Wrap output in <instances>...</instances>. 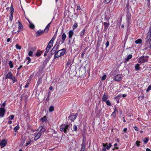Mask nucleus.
I'll list each match as a JSON object with an SVG mask.
<instances>
[{
  "instance_id": "b1692460",
  "label": "nucleus",
  "mask_w": 151,
  "mask_h": 151,
  "mask_svg": "<svg viewBox=\"0 0 151 151\" xmlns=\"http://www.w3.org/2000/svg\"><path fill=\"white\" fill-rule=\"evenodd\" d=\"M131 14L129 12H127V18L128 20H129L130 19L131 17Z\"/></svg>"
},
{
  "instance_id": "412c9836",
  "label": "nucleus",
  "mask_w": 151,
  "mask_h": 151,
  "mask_svg": "<svg viewBox=\"0 0 151 151\" xmlns=\"http://www.w3.org/2000/svg\"><path fill=\"white\" fill-rule=\"evenodd\" d=\"M55 45L51 51V53L52 55L54 54L56 52V48H55Z\"/></svg>"
},
{
  "instance_id": "0e129e2a",
  "label": "nucleus",
  "mask_w": 151,
  "mask_h": 151,
  "mask_svg": "<svg viewBox=\"0 0 151 151\" xmlns=\"http://www.w3.org/2000/svg\"><path fill=\"white\" fill-rule=\"evenodd\" d=\"M80 9H81L80 7L79 6H77V10H80Z\"/></svg>"
},
{
  "instance_id": "774afa93",
  "label": "nucleus",
  "mask_w": 151,
  "mask_h": 151,
  "mask_svg": "<svg viewBox=\"0 0 151 151\" xmlns=\"http://www.w3.org/2000/svg\"><path fill=\"white\" fill-rule=\"evenodd\" d=\"M106 148L105 147H104L103 148L102 150L101 151H106Z\"/></svg>"
},
{
  "instance_id": "6e6552de",
  "label": "nucleus",
  "mask_w": 151,
  "mask_h": 151,
  "mask_svg": "<svg viewBox=\"0 0 151 151\" xmlns=\"http://www.w3.org/2000/svg\"><path fill=\"white\" fill-rule=\"evenodd\" d=\"M6 141L5 139H3L1 141L0 143V146L2 148L5 146L6 145Z\"/></svg>"
},
{
  "instance_id": "9d476101",
  "label": "nucleus",
  "mask_w": 151,
  "mask_h": 151,
  "mask_svg": "<svg viewBox=\"0 0 151 151\" xmlns=\"http://www.w3.org/2000/svg\"><path fill=\"white\" fill-rule=\"evenodd\" d=\"M102 145L104 147H106V148L107 150H109L111 146V143H109L108 144V143H106V144L103 143Z\"/></svg>"
},
{
  "instance_id": "393cba45",
  "label": "nucleus",
  "mask_w": 151,
  "mask_h": 151,
  "mask_svg": "<svg viewBox=\"0 0 151 151\" xmlns=\"http://www.w3.org/2000/svg\"><path fill=\"white\" fill-rule=\"evenodd\" d=\"M73 34V32L72 30H70L69 32V38H71Z\"/></svg>"
},
{
  "instance_id": "a19ab883",
  "label": "nucleus",
  "mask_w": 151,
  "mask_h": 151,
  "mask_svg": "<svg viewBox=\"0 0 151 151\" xmlns=\"http://www.w3.org/2000/svg\"><path fill=\"white\" fill-rule=\"evenodd\" d=\"M42 53V51H41L40 52H37V53L36 54V56H39L41 55Z\"/></svg>"
},
{
  "instance_id": "f3484780",
  "label": "nucleus",
  "mask_w": 151,
  "mask_h": 151,
  "mask_svg": "<svg viewBox=\"0 0 151 151\" xmlns=\"http://www.w3.org/2000/svg\"><path fill=\"white\" fill-rule=\"evenodd\" d=\"M132 55H129L125 59V60L126 61V62L128 61L129 60L132 58Z\"/></svg>"
},
{
  "instance_id": "8fccbe9b",
  "label": "nucleus",
  "mask_w": 151,
  "mask_h": 151,
  "mask_svg": "<svg viewBox=\"0 0 151 151\" xmlns=\"http://www.w3.org/2000/svg\"><path fill=\"white\" fill-rule=\"evenodd\" d=\"M151 90V85H150L146 90V91L148 92Z\"/></svg>"
},
{
  "instance_id": "f257e3e1",
  "label": "nucleus",
  "mask_w": 151,
  "mask_h": 151,
  "mask_svg": "<svg viewBox=\"0 0 151 151\" xmlns=\"http://www.w3.org/2000/svg\"><path fill=\"white\" fill-rule=\"evenodd\" d=\"M65 52V49H63L62 50H59L54 55V59L59 57L63 55Z\"/></svg>"
},
{
  "instance_id": "20e7f679",
  "label": "nucleus",
  "mask_w": 151,
  "mask_h": 151,
  "mask_svg": "<svg viewBox=\"0 0 151 151\" xmlns=\"http://www.w3.org/2000/svg\"><path fill=\"white\" fill-rule=\"evenodd\" d=\"M6 79H10L12 80L14 82H15L16 81V78L15 77L13 76L11 72H9L7 74L6 77Z\"/></svg>"
},
{
  "instance_id": "13d9d810",
  "label": "nucleus",
  "mask_w": 151,
  "mask_h": 151,
  "mask_svg": "<svg viewBox=\"0 0 151 151\" xmlns=\"http://www.w3.org/2000/svg\"><path fill=\"white\" fill-rule=\"evenodd\" d=\"M140 143V142L139 141H137L136 142V143L137 144V146H139V143Z\"/></svg>"
},
{
  "instance_id": "79ce46f5",
  "label": "nucleus",
  "mask_w": 151,
  "mask_h": 151,
  "mask_svg": "<svg viewBox=\"0 0 151 151\" xmlns=\"http://www.w3.org/2000/svg\"><path fill=\"white\" fill-rule=\"evenodd\" d=\"M86 51V50H84V51H83V52L82 53V54H81V57L82 58H83V56H84V55L85 54V52Z\"/></svg>"
},
{
  "instance_id": "a18cd8bd",
  "label": "nucleus",
  "mask_w": 151,
  "mask_h": 151,
  "mask_svg": "<svg viewBox=\"0 0 151 151\" xmlns=\"http://www.w3.org/2000/svg\"><path fill=\"white\" fill-rule=\"evenodd\" d=\"M71 63V60H69L68 61L66 65L68 66Z\"/></svg>"
},
{
  "instance_id": "6ab92c4d",
  "label": "nucleus",
  "mask_w": 151,
  "mask_h": 151,
  "mask_svg": "<svg viewBox=\"0 0 151 151\" xmlns=\"http://www.w3.org/2000/svg\"><path fill=\"white\" fill-rule=\"evenodd\" d=\"M104 30H106L107 29L108 27L109 26V22L107 23L104 22Z\"/></svg>"
},
{
  "instance_id": "4c0bfd02",
  "label": "nucleus",
  "mask_w": 151,
  "mask_h": 151,
  "mask_svg": "<svg viewBox=\"0 0 151 151\" xmlns=\"http://www.w3.org/2000/svg\"><path fill=\"white\" fill-rule=\"evenodd\" d=\"M78 27L77 23L76 22L74 24L73 26V29H75L77 28Z\"/></svg>"
},
{
  "instance_id": "c756f323",
  "label": "nucleus",
  "mask_w": 151,
  "mask_h": 151,
  "mask_svg": "<svg viewBox=\"0 0 151 151\" xmlns=\"http://www.w3.org/2000/svg\"><path fill=\"white\" fill-rule=\"evenodd\" d=\"M42 83V79H41L40 78L38 79V81H37V86L40 84L41 83Z\"/></svg>"
},
{
  "instance_id": "bf43d9fd",
  "label": "nucleus",
  "mask_w": 151,
  "mask_h": 151,
  "mask_svg": "<svg viewBox=\"0 0 151 151\" xmlns=\"http://www.w3.org/2000/svg\"><path fill=\"white\" fill-rule=\"evenodd\" d=\"M48 52H49L48 51L46 50V51L45 52L44 54V56H45L46 55H47Z\"/></svg>"
},
{
  "instance_id": "7c9ffc66",
  "label": "nucleus",
  "mask_w": 151,
  "mask_h": 151,
  "mask_svg": "<svg viewBox=\"0 0 151 151\" xmlns=\"http://www.w3.org/2000/svg\"><path fill=\"white\" fill-rule=\"evenodd\" d=\"M54 110V107L52 106H50L49 108V111L50 112H52Z\"/></svg>"
},
{
  "instance_id": "ddd939ff",
  "label": "nucleus",
  "mask_w": 151,
  "mask_h": 151,
  "mask_svg": "<svg viewBox=\"0 0 151 151\" xmlns=\"http://www.w3.org/2000/svg\"><path fill=\"white\" fill-rule=\"evenodd\" d=\"M53 44L49 42L46 48V50L49 51L50 49L53 46Z\"/></svg>"
},
{
  "instance_id": "4be33fe9",
  "label": "nucleus",
  "mask_w": 151,
  "mask_h": 151,
  "mask_svg": "<svg viewBox=\"0 0 151 151\" xmlns=\"http://www.w3.org/2000/svg\"><path fill=\"white\" fill-rule=\"evenodd\" d=\"M51 22L49 24H47V26L45 28L44 31L46 33H47L48 32L49 28V27L50 26V24Z\"/></svg>"
},
{
  "instance_id": "72a5a7b5",
  "label": "nucleus",
  "mask_w": 151,
  "mask_h": 151,
  "mask_svg": "<svg viewBox=\"0 0 151 151\" xmlns=\"http://www.w3.org/2000/svg\"><path fill=\"white\" fill-rule=\"evenodd\" d=\"M19 128V125L17 126L14 129V131L15 132H16L17 130Z\"/></svg>"
},
{
  "instance_id": "58836bf2",
  "label": "nucleus",
  "mask_w": 151,
  "mask_h": 151,
  "mask_svg": "<svg viewBox=\"0 0 151 151\" xmlns=\"http://www.w3.org/2000/svg\"><path fill=\"white\" fill-rule=\"evenodd\" d=\"M50 96V92H49L48 93L47 96V98L46 99V100L47 101H48L49 99V97Z\"/></svg>"
},
{
  "instance_id": "a211bd4d",
  "label": "nucleus",
  "mask_w": 151,
  "mask_h": 151,
  "mask_svg": "<svg viewBox=\"0 0 151 151\" xmlns=\"http://www.w3.org/2000/svg\"><path fill=\"white\" fill-rule=\"evenodd\" d=\"M108 98V96H106L105 93H104L102 97V101H106Z\"/></svg>"
},
{
  "instance_id": "69168bd1",
  "label": "nucleus",
  "mask_w": 151,
  "mask_h": 151,
  "mask_svg": "<svg viewBox=\"0 0 151 151\" xmlns=\"http://www.w3.org/2000/svg\"><path fill=\"white\" fill-rule=\"evenodd\" d=\"M127 128H124L123 129V131H124V132H127Z\"/></svg>"
},
{
  "instance_id": "0eeeda50",
  "label": "nucleus",
  "mask_w": 151,
  "mask_h": 151,
  "mask_svg": "<svg viewBox=\"0 0 151 151\" xmlns=\"http://www.w3.org/2000/svg\"><path fill=\"white\" fill-rule=\"evenodd\" d=\"M5 110L4 108L1 107L0 108V116L1 117L4 116Z\"/></svg>"
},
{
  "instance_id": "423d86ee",
  "label": "nucleus",
  "mask_w": 151,
  "mask_h": 151,
  "mask_svg": "<svg viewBox=\"0 0 151 151\" xmlns=\"http://www.w3.org/2000/svg\"><path fill=\"white\" fill-rule=\"evenodd\" d=\"M77 115L76 114H72L68 117V118L72 121H73L76 118Z\"/></svg>"
},
{
  "instance_id": "c85d7f7f",
  "label": "nucleus",
  "mask_w": 151,
  "mask_h": 151,
  "mask_svg": "<svg viewBox=\"0 0 151 151\" xmlns=\"http://www.w3.org/2000/svg\"><path fill=\"white\" fill-rule=\"evenodd\" d=\"M85 30L84 29H83L82 31L81 32L80 35L81 37H82L84 35L85 33Z\"/></svg>"
},
{
  "instance_id": "603ef678",
  "label": "nucleus",
  "mask_w": 151,
  "mask_h": 151,
  "mask_svg": "<svg viewBox=\"0 0 151 151\" xmlns=\"http://www.w3.org/2000/svg\"><path fill=\"white\" fill-rule=\"evenodd\" d=\"M111 0H105L104 2L106 4H107L109 3Z\"/></svg>"
},
{
  "instance_id": "4468645a",
  "label": "nucleus",
  "mask_w": 151,
  "mask_h": 151,
  "mask_svg": "<svg viewBox=\"0 0 151 151\" xmlns=\"http://www.w3.org/2000/svg\"><path fill=\"white\" fill-rule=\"evenodd\" d=\"M43 134L42 133H41L40 132H38L37 134L35 136V137L34 138V140H36L39 138H40L41 135L42 134Z\"/></svg>"
},
{
  "instance_id": "9b49d317",
  "label": "nucleus",
  "mask_w": 151,
  "mask_h": 151,
  "mask_svg": "<svg viewBox=\"0 0 151 151\" xmlns=\"http://www.w3.org/2000/svg\"><path fill=\"white\" fill-rule=\"evenodd\" d=\"M44 32L45 31L43 30L38 31L36 33V36L38 37L39 35L43 34L44 33Z\"/></svg>"
},
{
  "instance_id": "4d7b16f0",
  "label": "nucleus",
  "mask_w": 151,
  "mask_h": 151,
  "mask_svg": "<svg viewBox=\"0 0 151 151\" xmlns=\"http://www.w3.org/2000/svg\"><path fill=\"white\" fill-rule=\"evenodd\" d=\"M31 140H29V141H28L26 144V146H27V145H29V144H30L31 143Z\"/></svg>"
},
{
  "instance_id": "e433bc0d",
  "label": "nucleus",
  "mask_w": 151,
  "mask_h": 151,
  "mask_svg": "<svg viewBox=\"0 0 151 151\" xmlns=\"http://www.w3.org/2000/svg\"><path fill=\"white\" fill-rule=\"evenodd\" d=\"M150 35H151L150 34V35H148L147 37L146 38V41L147 42L150 39Z\"/></svg>"
},
{
  "instance_id": "cd10ccee",
  "label": "nucleus",
  "mask_w": 151,
  "mask_h": 151,
  "mask_svg": "<svg viewBox=\"0 0 151 151\" xmlns=\"http://www.w3.org/2000/svg\"><path fill=\"white\" fill-rule=\"evenodd\" d=\"M142 40L140 39H138L135 41V42L136 44H140L142 43Z\"/></svg>"
},
{
  "instance_id": "7ed1b4c3",
  "label": "nucleus",
  "mask_w": 151,
  "mask_h": 151,
  "mask_svg": "<svg viewBox=\"0 0 151 151\" xmlns=\"http://www.w3.org/2000/svg\"><path fill=\"white\" fill-rule=\"evenodd\" d=\"M148 56L144 57V56L141 57L138 59V62L139 63H142L148 60Z\"/></svg>"
},
{
  "instance_id": "37998d69",
  "label": "nucleus",
  "mask_w": 151,
  "mask_h": 151,
  "mask_svg": "<svg viewBox=\"0 0 151 151\" xmlns=\"http://www.w3.org/2000/svg\"><path fill=\"white\" fill-rule=\"evenodd\" d=\"M106 77V75H104L102 77L101 79L102 81L105 80Z\"/></svg>"
},
{
  "instance_id": "dca6fc26",
  "label": "nucleus",
  "mask_w": 151,
  "mask_h": 151,
  "mask_svg": "<svg viewBox=\"0 0 151 151\" xmlns=\"http://www.w3.org/2000/svg\"><path fill=\"white\" fill-rule=\"evenodd\" d=\"M81 145L82 147L81 151H84L85 150L86 147L85 143L83 141V142Z\"/></svg>"
},
{
  "instance_id": "aec40b11",
  "label": "nucleus",
  "mask_w": 151,
  "mask_h": 151,
  "mask_svg": "<svg viewBox=\"0 0 151 151\" xmlns=\"http://www.w3.org/2000/svg\"><path fill=\"white\" fill-rule=\"evenodd\" d=\"M42 129L43 127L42 126H40L38 129L37 130L39 131V132L43 134L44 130H43Z\"/></svg>"
},
{
  "instance_id": "c03bdc74",
  "label": "nucleus",
  "mask_w": 151,
  "mask_h": 151,
  "mask_svg": "<svg viewBox=\"0 0 151 151\" xmlns=\"http://www.w3.org/2000/svg\"><path fill=\"white\" fill-rule=\"evenodd\" d=\"M77 127L76 125H74L73 126V129L72 130L73 131H76L77 129Z\"/></svg>"
},
{
  "instance_id": "473e14b6",
  "label": "nucleus",
  "mask_w": 151,
  "mask_h": 151,
  "mask_svg": "<svg viewBox=\"0 0 151 151\" xmlns=\"http://www.w3.org/2000/svg\"><path fill=\"white\" fill-rule=\"evenodd\" d=\"M15 47L17 49L20 50L22 48V47L19 45L18 44H17L15 45Z\"/></svg>"
},
{
  "instance_id": "f8f14e48",
  "label": "nucleus",
  "mask_w": 151,
  "mask_h": 151,
  "mask_svg": "<svg viewBox=\"0 0 151 151\" xmlns=\"http://www.w3.org/2000/svg\"><path fill=\"white\" fill-rule=\"evenodd\" d=\"M66 36L65 34V33H63L62 34V35L61 38H62V40H61V42L62 43H63L65 40L66 38Z\"/></svg>"
},
{
  "instance_id": "e2e57ef3",
  "label": "nucleus",
  "mask_w": 151,
  "mask_h": 151,
  "mask_svg": "<svg viewBox=\"0 0 151 151\" xmlns=\"http://www.w3.org/2000/svg\"><path fill=\"white\" fill-rule=\"evenodd\" d=\"M134 129L137 131H138L139 130L138 128L136 127H134Z\"/></svg>"
},
{
  "instance_id": "052dcab7",
  "label": "nucleus",
  "mask_w": 151,
  "mask_h": 151,
  "mask_svg": "<svg viewBox=\"0 0 151 151\" xmlns=\"http://www.w3.org/2000/svg\"><path fill=\"white\" fill-rule=\"evenodd\" d=\"M109 41H107L106 43V47H107L109 45Z\"/></svg>"
},
{
  "instance_id": "5fc2aeb1",
  "label": "nucleus",
  "mask_w": 151,
  "mask_h": 151,
  "mask_svg": "<svg viewBox=\"0 0 151 151\" xmlns=\"http://www.w3.org/2000/svg\"><path fill=\"white\" fill-rule=\"evenodd\" d=\"M15 28H14V30L13 31H12V33L13 34L16 33L17 32L16 31L17 30L16 29L17 28V27L16 26L15 27Z\"/></svg>"
},
{
  "instance_id": "c9c22d12",
  "label": "nucleus",
  "mask_w": 151,
  "mask_h": 151,
  "mask_svg": "<svg viewBox=\"0 0 151 151\" xmlns=\"http://www.w3.org/2000/svg\"><path fill=\"white\" fill-rule=\"evenodd\" d=\"M10 11H11V14H13V13L14 12V8H13L12 5L10 7Z\"/></svg>"
},
{
  "instance_id": "bb28decb",
  "label": "nucleus",
  "mask_w": 151,
  "mask_h": 151,
  "mask_svg": "<svg viewBox=\"0 0 151 151\" xmlns=\"http://www.w3.org/2000/svg\"><path fill=\"white\" fill-rule=\"evenodd\" d=\"M9 65L10 66V67L11 68H12L13 67V64L12 62L11 61H10L9 63Z\"/></svg>"
},
{
  "instance_id": "a878e982",
  "label": "nucleus",
  "mask_w": 151,
  "mask_h": 151,
  "mask_svg": "<svg viewBox=\"0 0 151 151\" xmlns=\"http://www.w3.org/2000/svg\"><path fill=\"white\" fill-rule=\"evenodd\" d=\"M55 38H56V36H54L51 39V40H50V41L49 42H50V43H52V44H53V41L55 40Z\"/></svg>"
},
{
  "instance_id": "f704fd0d",
  "label": "nucleus",
  "mask_w": 151,
  "mask_h": 151,
  "mask_svg": "<svg viewBox=\"0 0 151 151\" xmlns=\"http://www.w3.org/2000/svg\"><path fill=\"white\" fill-rule=\"evenodd\" d=\"M139 65L138 64H137L135 66V70H139Z\"/></svg>"
},
{
  "instance_id": "2eb2a0df",
  "label": "nucleus",
  "mask_w": 151,
  "mask_h": 151,
  "mask_svg": "<svg viewBox=\"0 0 151 151\" xmlns=\"http://www.w3.org/2000/svg\"><path fill=\"white\" fill-rule=\"evenodd\" d=\"M18 30H17V32L19 33V32L20 29L22 28L23 26L21 23L19 21H18Z\"/></svg>"
},
{
  "instance_id": "09e8293b",
  "label": "nucleus",
  "mask_w": 151,
  "mask_h": 151,
  "mask_svg": "<svg viewBox=\"0 0 151 151\" xmlns=\"http://www.w3.org/2000/svg\"><path fill=\"white\" fill-rule=\"evenodd\" d=\"M41 119L42 120V121L43 122H44L46 120V117L45 116H44Z\"/></svg>"
},
{
  "instance_id": "49530a36",
  "label": "nucleus",
  "mask_w": 151,
  "mask_h": 151,
  "mask_svg": "<svg viewBox=\"0 0 151 151\" xmlns=\"http://www.w3.org/2000/svg\"><path fill=\"white\" fill-rule=\"evenodd\" d=\"M106 104L110 106L111 105V103L109 100H108L106 101Z\"/></svg>"
},
{
  "instance_id": "338daca9",
  "label": "nucleus",
  "mask_w": 151,
  "mask_h": 151,
  "mask_svg": "<svg viewBox=\"0 0 151 151\" xmlns=\"http://www.w3.org/2000/svg\"><path fill=\"white\" fill-rule=\"evenodd\" d=\"M121 95H118V96H117L115 98V99H117L119 97H121Z\"/></svg>"
},
{
  "instance_id": "de8ad7c7",
  "label": "nucleus",
  "mask_w": 151,
  "mask_h": 151,
  "mask_svg": "<svg viewBox=\"0 0 151 151\" xmlns=\"http://www.w3.org/2000/svg\"><path fill=\"white\" fill-rule=\"evenodd\" d=\"M144 95H142L141 96H139L138 97L139 99L140 100H142V99H144Z\"/></svg>"
},
{
  "instance_id": "1a4fd4ad",
  "label": "nucleus",
  "mask_w": 151,
  "mask_h": 151,
  "mask_svg": "<svg viewBox=\"0 0 151 151\" xmlns=\"http://www.w3.org/2000/svg\"><path fill=\"white\" fill-rule=\"evenodd\" d=\"M14 115H11L8 117V119H9V120L8 123L9 124H10L12 123V121L11 120L14 119Z\"/></svg>"
},
{
  "instance_id": "3c124183",
  "label": "nucleus",
  "mask_w": 151,
  "mask_h": 151,
  "mask_svg": "<svg viewBox=\"0 0 151 151\" xmlns=\"http://www.w3.org/2000/svg\"><path fill=\"white\" fill-rule=\"evenodd\" d=\"M32 54H33V52L32 51H30L29 52V53H28V55L29 56H32Z\"/></svg>"
},
{
  "instance_id": "2f4dec72",
  "label": "nucleus",
  "mask_w": 151,
  "mask_h": 151,
  "mask_svg": "<svg viewBox=\"0 0 151 151\" xmlns=\"http://www.w3.org/2000/svg\"><path fill=\"white\" fill-rule=\"evenodd\" d=\"M148 140H149V139L147 137L144 138L143 139V142H145V143H147V142L148 141Z\"/></svg>"
},
{
  "instance_id": "6e6d98bb",
  "label": "nucleus",
  "mask_w": 151,
  "mask_h": 151,
  "mask_svg": "<svg viewBox=\"0 0 151 151\" xmlns=\"http://www.w3.org/2000/svg\"><path fill=\"white\" fill-rule=\"evenodd\" d=\"M6 105V103L4 102L1 105V107L4 108V107Z\"/></svg>"
},
{
  "instance_id": "ea45409f",
  "label": "nucleus",
  "mask_w": 151,
  "mask_h": 151,
  "mask_svg": "<svg viewBox=\"0 0 151 151\" xmlns=\"http://www.w3.org/2000/svg\"><path fill=\"white\" fill-rule=\"evenodd\" d=\"M26 140V138L25 137H24L21 140V143L22 144H24Z\"/></svg>"
},
{
  "instance_id": "39448f33",
  "label": "nucleus",
  "mask_w": 151,
  "mask_h": 151,
  "mask_svg": "<svg viewBox=\"0 0 151 151\" xmlns=\"http://www.w3.org/2000/svg\"><path fill=\"white\" fill-rule=\"evenodd\" d=\"M122 75L121 74H119L116 75L115 77V80L116 81H120L122 79Z\"/></svg>"
},
{
  "instance_id": "5701e85b",
  "label": "nucleus",
  "mask_w": 151,
  "mask_h": 151,
  "mask_svg": "<svg viewBox=\"0 0 151 151\" xmlns=\"http://www.w3.org/2000/svg\"><path fill=\"white\" fill-rule=\"evenodd\" d=\"M27 20L29 22V26L30 28L31 29H33L35 27L34 25L32 23H31L30 21L27 19Z\"/></svg>"
},
{
  "instance_id": "864d4df0",
  "label": "nucleus",
  "mask_w": 151,
  "mask_h": 151,
  "mask_svg": "<svg viewBox=\"0 0 151 151\" xmlns=\"http://www.w3.org/2000/svg\"><path fill=\"white\" fill-rule=\"evenodd\" d=\"M9 19L11 21H12L13 19V14H11L9 17Z\"/></svg>"
},
{
  "instance_id": "f03ea898",
  "label": "nucleus",
  "mask_w": 151,
  "mask_h": 151,
  "mask_svg": "<svg viewBox=\"0 0 151 151\" xmlns=\"http://www.w3.org/2000/svg\"><path fill=\"white\" fill-rule=\"evenodd\" d=\"M68 125L65 124H62L60 127V130L62 132H63L65 133H66L67 131L69 130Z\"/></svg>"
},
{
  "instance_id": "680f3d73",
  "label": "nucleus",
  "mask_w": 151,
  "mask_h": 151,
  "mask_svg": "<svg viewBox=\"0 0 151 151\" xmlns=\"http://www.w3.org/2000/svg\"><path fill=\"white\" fill-rule=\"evenodd\" d=\"M81 70L83 71V72L82 73H81L80 74V75H81V76H82L83 74H84L85 73V70L84 69H82Z\"/></svg>"
}]
</instances>
